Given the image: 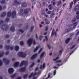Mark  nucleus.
Here are the masks:
<instances>
[{
  "label": "nucleus",
  "instance_id": "nucleus-37",
  "mask_svg": "<svg viewBox=\"0 0 79 79\" xmlns=\"http://www.w3.org/2000/svg\"><path fill=\"white\" fill-rule=\"evenodd\" d=\"M34 28V27H31V28L30 29V32L32 31Z\"/></svg>",
  "mask_w": 79,
  "mask_h": 79
},
{
  "label": "nucleus",
  "instance_id": "nucleus-29",
  "mask_svg": "<svg viewBox=\"0 0 79 79\" xmlns=\"http://www.w3.org/2000/svg\"><path fill=\"white\" fill-rule=\"evenodd\" d=\"M10 45L6 46H5V48L7 50H9V49H10Z\"/></svg>",
  "mask_w": 79,
  "mask_h": 79
},
{
  "label": "nucleus",
  "instance_id": "nucleus-55",
  "mask_svg": "<svg viewBox=\"0 0 79 79\" xmlns=\"http://www.w3.org/2000/svg\"><path fill=\"white\" fill-rule=\"evenodd\" d=\"M9 54V52H6V55H8Z\"/></svg>",
  "mask_w": 79,
  "mask_h": 79
},
{
  "label": "nucleus",
  "instance_id": "nucleus-64",
  "mask_svg": "<svg viewBox=\"0 0 79 79\" xmlns=\"http://www.w3.org/2000/svg\"><path fill=\"white\" fill-rule=\"evenodd\" d=\"M76 14H77V15H79V11H78L77 12Z\"/></svg>",
  "mask_w": 79,
  "mask_h": 79
},
{
  "label": "nucleus",
  "instance_id": "nucleus-54",
  "mask_svg": "<svg viewBox=\"0 0 79 79\" xmlns=\"http://www.w3.org/2000/svg\"><path fill=\"white\" fill-rule=\"evenodd\" d=\"M32 76H35L36 74V73H32Z\"/></svg>",
  "mask_w": 79,
  "mask_h": 79
},
{
  "label": "nucleus",
  "instance_id": "nucleus-28",
  "mask_svg": "<svg viewBox=\"0 0 79 79\" xmlns=\"http://www.w3.org/2000/svg\"><path fill=\"white\" fill-rule=\"evenodd\" d=\"M70 40V38H68L66 40H65V43L66 44H67L69 42Z\"/></svg>",
  "mask_w": 79,
  "mask_h": 79
},
{
  "label": "nucleus",
  "instance_id": "nucleus-39",
  "mask_svg": "<svg viewBox=\"0 0 79 79\" xmlns=\"http://www.w3.org/2000/svg\"><path fill=\"white\" fill-rule=\"evenodd\" d=\"M43 50V48H41L40 49V50H39V52H38V54H40V52L42 51Z\"/></svg>",
  "mask_w": 79,
  "mask_h": 79
},
{
  "label": "nucleus",
  "instance_id": "nucleus-46",
  "mask_svg": "<svg viewBox=\"0 0 79 79\" xmlns=\"http://www.w3.org/2000/svg\"><path fill=\"white\" fill-rule=\"evenodd\" d=\"M43 14H44V16H45L46 17H48V15H46L45 12H44V13H43Z\"/></svg>",
  "mask_w": 79,
  "mask_h": 79
},
{
  "label": "nucleus",
  "instance_id": "nucleus-15",
  "mask_svg": "<svg viewBox=\"0 0 79 79\" xmlns=\"http://www.w3.org/2000/svg\"><path fill=\"white\" fill-rule=\"evenodd\" d=\"M46 11L47 14L48 15L52 13L51 11H50L49 10L48 11V9L47 8H46Z\"/></svg>",
  "mask_w": 79,
  "mask_h": 79
},
{
  "label": "nucleus",
  "instance_id": "nucleus-21",
  "mask_svg": "<svg viewBox=\"0 0 79 79\" xmlns=\"http://www.w3.org/2000/svg\"><path fill=\"white\" fill-rule=\"evenodd\" d=\"M73 4V2H71L70 3V7H69L70 10H71L72 9Z\"/></svg>",
  "mask_w": 79,
  "mask_h": 79
},
{
  "label": "nucleus",
  "instance_id": "nucleus-57",
  "mask_svg": "<svg viewBox=\"0 0 79 79\" xmlns=\"http://www.w3.org/2000/svg\"><path fill=\"white\" fill-rule=\"evenodd\" d=\"M9 36H10L9 35H6L5 38H9Z\"/></svg>",
  "mask_w": 79,
  "mask_h": 79
},
{
  "label": "nucleus",
  "instance_id": "nucleus-27",
  "mask_svg": "<svg viewBox=\"0 0 79 79\" xmlns=\"http://www.w3.org/2000/svg\"><path fill=\"white\" fill-rule=\"evenodd\" d=\"M4 55V52H0V57H2Z\"/></svg>",
  "mask_w": 79,
  "mask_h": 79
},
{
  "label": "nucleus",
  "instance_id": "nucleus-47",
  "mask_svg": "<svg viewBox=\"0 0 79 79\" xmlns=\"http://www.w3.org/2000/svg\"><path fill=\"white\" fill-rule=\"evenodd\" d=\"M76 46V44H74V45L73 46V47L72 48H71L70 49H73Z\"/></svg>",
  "mask_w": 79,
  "mask_h": 79
},
{
  "label": "nucleus",
  "instance_id": "nucleus-12",
  "mask_svg": "<svg viewBox=\"0 0 79 79\" xmlns=\"http://www.w3.org/2000/svg\"><path fill=\"white\" fill-rule=\"evenodd\" d=\"M29 9L28 8H27L24 10V13L25 14H28L29 13Z\"/></svg>",
  "mask_w": 79,
  "mask_h": 79
},
{
  "label": "nucleus",
  "instance_id": "nucleus-16",
  "mask_svg": "<svg viewBox=\"0 0 79 79\" xmlns=\"http://www.w3.org/2000/svg\"><path fill=\"white\" fill-rule=\"evenodd\" d=\"M6 15V13L5 12H4L2 13V14L1 15V17L2 18L4 17Z\"/></svg>",
  "mask_w": 79,
  "mask_h": 79
},
{
  "label": "nucleus",
  "instance_id": "nucleus-25",
  "mask_svg": "<svg viewBox=\"0 0 79 79\" xmlns=\"http://www.w3.org/2000/svg\"><path fill=\"white\" fill-rule=\"evenodd\" d=\"M39 48L38 46H37L36 48H35V49L34 50V52H36V51H37Z\"/></svg>",
  "mask_w": 79,
  "mask_h": 79
},
{
  "label": "nucleus",
  "instance_id": "nucleus-59",
  "mask_svg": "<svg viewBox=\"0 0 79 79\" xmlns=\"http://www.w3.org/2000/svg\"><path fill=\"white\" fill-rule=\"evenodd\" d=\"M2 64V61L0 60V66H1Z\"/></svg>",
  "mask_w": 79,
  "mask_h": 79
},
{
  "label": "nucleus",
  "instance_id": "nucleus-41",
  "mask_svg": "<svg viewBox=\"0 0 79 79\" xmlns=\"http://www.w3.org/2000/svg\"><path fill=\"white\" fill-rule=\"evenodd\" d=\"M45 31H48V26H47L45 27Z\"/></svg>",
  "mask_w": 79,
  "mask_h": 79
},
{
  "label": "nucleus",
  "instance_id": "nucleus-32",
  "mask_svg": "<svg viewBox=\"0 0 79 79\" xmlns=\"http://www.w3.org/2000/svg\"><path fill=\"white\" fill-rule=\"evenodd\" d=\"M20 44L22 46H23L24 45V43L23 41H20Z\"/></svg>",
  "mask_w": 79,
  "mask_h": 79
},
{
  "label": "nucleus",
  "instance_id": "nucleus-11",
  "mask_svg": "<svg viewBox=\"0 0 79 79\" xmlns=\"http://www.w3.org/2000/svg\"><path fill=\"white\" fill-rule=\"evenodd\" d=\"M3 60L4 62H5L6 64H9V61L8 60H6V58H4Z\"/></svg>",
  "mask_w": 79,
  "mask_h": 79
},
{
  "label": "nucleus",
  "instance_id": "nucleus-61",
  "mask_svg": "<svg viewBox=\"0 0 79 79\" xmlns=\"http://www.w3.org/2000/svg\"><path fill=\"white\" fill-rule=\"evenodd\" d=\"M50 77V74L49 73L48 74V77H47L48 78H49Z\"/></svg>",
  "mask_w": 79,
  "mask_h": 79
},
{
  "label": "nucleus",
  "instance_id": "nucleus-24",
  "mask_svg": "<svg viewBox=\"0 0 79 79\" xmlns=\"http://www.w3.org/2000/svg\"><path fill=\"white\" fill-rule=\"evenodd\" d=\"M11 13L10 12H9L7 13V17L9 18V17L10 16H11Z\"/></svg>",
  "mask_w": 79,
  "mask_h": 79
},
{
  "label": "nucleus",
  "instance_id": "nucleus-19",
  "mask_svg": "<svg viewBox=\"0 0 79 79\" xmlns=\"http://www.w3.org/2000/svg\"><path fill=\"white\" fill-rule=\"evenodd\" d=\"M44 21H45V24L47 25L50 24V21H48V20L47 19H44Z\"/></svg>",
  "mask_w": 79,
  "mask_h": 79
},
{
  "label": "nucleus",
  "instance_id": "nucleus-48",
  "mask_svg": "<svg viewBox=\"0 0 79 79\" xmlns=\"http://www.w3.org/2000/svg\"><path fill=\"white\" fill-rule=\"evenodd\" d=\"M53 74H54V75H55L56 74V70H55L54 71Z\"/></svg>",
  "mask_w": 79,
  "mask_h": 79
},
{
  "label": "nucleus",
  "instance_id": "nucleus-52",
  "mask_svg": "<svg viewBox=\"0 0 79 79\" xmlns=\"http://www.w3.org/2000/svg\"><path fill=\"white\" fill-rule=\"evenodd\" d=\"M19 31L22 32V33H23L24 32V31H23L21 29H19Z\"/></svg>",
  "mask_w": 79,
  "mask_h": 79
},
{
  "label": "nucleus",
  "instance_id": "nucleus-45",
  "mask_svg": "<svg viewBox=\"0 0 79 79\" xmlns=\"http://www.w3.org/2000/svg\"><path fill=\"white\" fill-rule=\"evenodd\" d=\"M5 22V21H3V20H1L0 21V24L1 25L2 23H3Z\"/></svg>",
  "mask_w": 79,
  "mask_h": 79
},
{
  "label": "nucleus",
  "instance_id": "nucleus-50",
  "mask_svg": "<svg viewBox=\"0 0 79 79\" xmlns=\"http://www.w3.org/2000/svg\"><path fill=\"white\" fill-rule=\"evenodd\" d=\"M47 45L48 46V49H51V47L49 46V44H47Z\"/></svg>",
  "mask_w": 79,
  "mask_h": 79
},
{
  "label": "nucleus",
  "instance_id": "nucleus-62",
  "mask_svg": "<svg viewBox=\"0 0 79 79\" xmlns=\"http://www.w3.org/2000/svg\"><path fill=\"white\" fill-rule=\"evenodd\" d=\"M76 17L77 19H79V15H77Z\"/></svg>",
  "mask_w": 79,
  "mask_h": 79
},
{
  "label": "nucleus",
  "instance_id": "nucleus-1",
  "mask_svg": "<svg viewBox=\"0 0 79 79\" xmlns=\"http://www.w3.org/2000/svg\"><path fill=\"white\" fill-rule=\"evenodd\" d=\"M18 55L21 57H25L26 56V54L22 52H20L18 54Z\"/></svg>",
  "mask_w": 79,
  "mask_h": 79
},
{
  "label": "nucleus",
  "instance_id": "nucleus-22",
  "mask_svg": "<svg viewBox=\"0 0 79 79\" xmlns=\"http://www.w3.org/2000/svg\"><path fill=\"white\" fill-rule=\"evenodd\" d=\"M73 25H74V27H73V28H75L76 27L77 25V22H75V23H74L73 24Z\"/></svg>",
  "mask_w": 79,
  "mask_h": 79
},
{
  "label": "nucleus",
  "instance_id": "nucleus-26",
  "mask_svg": "<svg viewBox=\"0 0 79 79\" xmlns=\"http://www.w3.org/2000/svg\"><path fill=\"white\" fill-rule=\"evenodd\" d=\"M16 74H14L13 75H12L11 76V78H13L16 77Z\"/></svg>",
  "mask_w": 79,
  "mask_h": 79
},
{
  "label": "nucleus",
  "instance_id": "nucleus-7",
  "mask_svg": "<svg viewBox=\"0 0 79 79\" xmlns=\"http://www.w3.org/2000/svg\"><path fill=\"white\" fill-rule=\"evenodd\" d=\"M55 35L56 37L57 36V33L56 32H54V29H53L52 31V33H51V36H52L54 35Z\"/></svg>",
  "mask_w": 79,
  "mask_h": 79
},
{
  "label": "nucleus",
  "instance_id": "nucleus-2",
  "mask_svg": "<svg viewBox=\"0 0 79 79\" xmlns=\"http://www.w3.org/2000/svg\"><path fill=\"white\" fill-rule=\"evenodd\" d=\"M33 42L32 39H29L27 41V44L28 45L29 47H30Z\"/></svg>",
  "mask_w": 79,
  "mask_h": 79
},
{
  "label": "nucleus",
  "instance_id": "nucleus-36",
  "mask_svg": "<svg viewBox=\"0 0 79 79\" xmlns=\"http://www.w3.org/2000/svg\"><path fill=\"white\" fill-rule=\"evenodd\" d=\"M23 9H21L20 10V12H19L20 15H21L22 13L23 12Z\"/></svg>",
  "mask_w": 79,
  "mask_h": 79
},
{
  "label": "nucleus",
  "instance_id": "nucleus-58",
  "mask_svg": "<svg viewBox=\"0 0 79 79\" xmlns=\"http://www.w3.org/2000/svg\"><path fill=\"white\" fill-rule=\"evenodd\" d=\"M44 37L46 39V40L48 41V38L47 36H45V37Z\"/></svg>",
  "mask_w": 79,
  "mask_h": 79
},
{
  "label": "nucleus",
  "instance_id": "nucleus-3",
  "mask_svg": "<svg viewBox=\"0 0 79 79\" xmlns=\"http://www.w3.org/2000/svg\"><path fill=\"white\" fill-rule=\"evenodd\" d=\"M28 62L27 61H25L24 60H23L20 65V67H21L22 66H23L24 65H27L28 64Z\"/></svg>",
  "mask_w": 79,
  "mask_h": 79
},
{
  "label": "nucleus",
  "instance_id": "nucleus-20",
  "mask_svg": "<svg viewBox=\"0 0 79 79\" xmlns=\"http://www.w3.org/2000/svg\"><path fill=\"white\" fill-rule=\"evenodd\" d=\"M19 49V47L18 46H16L15 47V50L16 51H18Z\"/></svg>",
  "mask_w": 79,
  "mask_h": 79
},
{
  "label": "nucleus",
  "instance_id": "nucleus-5",
  "mask_svg": "<svg viewBox=\"0 0 79 79\" xmlns=\"http://www.w3.org/2000/svg\"><path fill=\"white\" fill-rule=\"evenodd\" d=\"M3 27L6 26V27L5 28V29L3 28V27H2L1 28V29H2L3 31H7L9 27L8 26H6V25H5V24H3L2 27H3Z\"/></svg>",
  "mask_w": 79,
  "mask_h": 79
},
{
  "label": "nucleus",
  "instance_id": "nucleus-33",
  "mask_svg": "<svg viewBox=\"0 0 79 79\" xmlns=\"http://www.w3.org/2000/svg\"><path fill=\"white\" fill-rule=\"evenodd\" d=\"M61 1H59L58 2L57 4V5L58 6L60 5L61 4Z\"/></svg>",
  "mask_w": 79,
  "mask_h": 79
},
{
  "label": "nucleus",
  "instance_id": "nucleus-23",
  "mask_svg": "<svg viewBox=\"0 0 79 79\" xmlns=\"http://www.w3.org/2000/svg\"><path fill=\"white\" fill-rule=\"evenodd\" d=\"M45 54V52H42L41 54L40 57L41 58H42V57H43L44 55Z\"/></svg>",
  "mask_w": 79,
  "mask_h": 79
},
{
  "label": "nucleus",
  "instance_id": "nucleus-13",
  "mask_svg": "<svg viewBox=\"0 0 79 79\" xmlns=\"http://www.w3.org/2000/svg\"><path fill=\"white\" fill-rule=\"evenodd\" d=\"M26 69L25 67H23L21 69H20L19 70L20 71H21V72H25Z\"/></svg>",
  "mask_w": 79,
  "mask_h": 79
},
{
  "label": "nucleus",
  "instance_id": "nucleus-4",
  "mask_svg": "<svg viewBox=\"0 0 79 79\" xmlns=\"http://www.w3.org/2000/svg\"><path fill=\"white\" fill-rule=\"evenodd\" d=\"M14 69L12 68H10L8 69V73H9L11 74L13 73Z\"/></svg>",
  "mask_w": 79,
  "mask_h": 79
},
{
  "label": "nucleus",
  "instance_id": "nucleus-53",
  "mask_svg": "<svg viewBox=\"0 0 79 79\" xmlns=\"http://www.w3.org/2000/svg\"><path fill=\"white\" fill-rule=\"evenodd\" d=\"M76 20V19H75L74 20H72V22L73 23L74 22H75Z\"/></svg>",
  "mask_w": 79,
  "mask_h": 79
},
{
  "label": "nucleus",
  "instance_id": "nucleus-60",
  "mask_svg": "<svg viewBox=\"0 0 79 79\" xmlns=\"http://www.w3.org/2000/svg\"><path fill=\"white\" fill-rule=\"evenodd\" d=\"M59 53L61 55V54L62 53V50H60L59 51Z\"/></svg>",
  "mask_w": 79,
  "mask_h": 79
},
{
  "label": "nucleus",
  "instance_id": "nucleus-6",
  "mask_svg": "<svg viewBox=\"0 0 79 79\" xmlns=\"http://www.w3.org/2000/svg\"><path fill=\"white\" fill-rule=\"evenodd\" d=\"M37 56V54H34L33 55L31 56V59L32 60H34L35 59V58Z\"/></svg>",
  "mask_w": 79,
  "mask_h": 79
},
{
  "label": "nucleus",
  "instance_id": "nucleus-10",
  "mask_svg": "<svg viewBox=\"0 0 79 79\" xmlns=\"http://www.w3.org/2000/svg\"><path fill=\"white\" fill-rule=\"evenodd\" d=\"M27 5V4L26 2H24L22 4V7H26Z\"/></svg>",
  "mask_w": 79,
  "mask_h": 79
},
{
  "label": "nucleus",
  "instance_id": "nucleus-40",
  "mask_svg": "<svg viewBox=\"0 0 79 79\" xmlns=\"http://www.w3.org/2000/svg\"><path fill=\"white\" fill-rule=\"evenodd\" d=\"M59 58V57L58 56L57 57H56V59H54L53 60L54 61H56Z\"/></svg>",
  "mask_w": 79,
  "mask_h": 79
},
{
  "label": "nucleus",
  "instance_id": "nucleus-42",
  "mask_svg": "<svg viewBox=\"0 0 79 79\" xmlns=\"http://www.w3.org/2000/svg\"><path fill=\"white\" fill-rule=\"evenodd\" d=\"M9 19L8 18H6L5 20V21L6 22H8L9 21Z\"/></svg>",
  "mask_w": 79,
  "mask_h": 79
},
{
  "label": "nucleus",
  "instance_id": "nucleus-8",
  "mask_svg": "<svg viewBox=\"0 0 79 79\" xmlns=\"http://www.w3.org/2000/svg\"><path fill=\"white\" fill-rule=\"evenodd\" d=\"M21 3V2H17L16 0H15L14 2V4H13V5L16 6L17 5H20Z\"/></svg>",
  "mask_w": 79,
  "mask_h": 79
},
{
  "label": "nucleus",
  "instance_id": "nucleus-35",
  "mask_svg": "<svg viewBox=\"0 0 79 79\" xmlns=\"http://www.w3.org/2000/svg\"><path fill=\"white\" fill-rule=\"evenodd\" d=\"M51 6H52V4L49 5V6H48V7H49V10H51L52 9V7H50Z\"/></svg>",
  "mask_w": 79,
  "mask_h": 79
},
{
  "label": "nucleus",
  "instance_id": "nucleus-14",
  "mask_svg": "<svg viewBox=\"0 0 79 79\" xmlns=\"http://www.w3.org/2000/svg\"><path fill=\"white\" fill-rule=\"evenodd\" d=\"M45 67V63H44L43 64V66H42V65H40V68L41 69H42V68L44 69Z\"/></svg>",
  "mask_w": 79,
  "mask_h": 79
},
{
  "label": "nucleus",
  "instance_id": "nucleus-49",
  "mask_svg": "<svg viewBox=\"0 0 79 79\" xmlns=\"http://www.w3.org/2000/svg\"><path fill=\"white\" fill-rule=\"evenodd\" d=\"M43 37V36H39V39L40 40H42V38Z\"/></svg>",
  "mask_w": 79,
  "mask_h": 79
},
{
  "label": "nucleus",
  "instance_id": "nucleus-43",
  "mask_svg": "<svg viewBox=\"0 0 79 79\" xmlns=\"http://www.w3.org/2000/svg\"><path fill=\"white\" fill-rule=\"evenodd\" d=\"M33 76V73H32L31 74H30L29 76V78H31V77Z\"/></svg>",
  "mask_w": 79,
  "mask_h": 79
},
{
  "label": "nucleus",
  "instance_id": "nucleus-9",
  "mask_svg": "<svg viewBox=\"0 0 79 79\" xmlns=\"http://www.w3.org/2000/svg\"><path fill=\"white\" fill-rule=\"evenodd\" d=\"M16 12L15 11L12 12V18H14L16 17Z\"/></svg>",
  "mask_w": 79,
  "mask_h": 79
},
{
  "label": "nucleus",
  "instance_id": "nucleus-38",
  "mask_svg": "<svg viewBox=\"0 0 79 79\" xmlns=\"http://www.w3.org/2000/svg\"><path fill=\"white\" fill-rule=\"evenodd\" d=\"M5 0H2V1H1V3L2 4L4 3H5Z\"/></svg>",
  "mask_w": 79,
  "mask_h": 79
},
{
  "label": "nucleus",
  "instance_id": "nucleus-56",
  "mask_svg": "<svg viewBox=\"0 0 79 79\" xmlns=\"http://www.w3.org/2000/svg\"><path fill=\"white\" fill-rule=\"evenodd\" d=\"M77 1V0H74V5H75V4L76 3Z\"/></svg>",
  "mask_w": 79,
  "mask_h": 79
},
{
  "label": "nucleus",
  "instance_id": "nucleus-51",
  "mask_svg": "<svg viewBox=\"0 0 79 79\" xmlns=\"http://www.w3.org/2000/svg\"><path fill=\"white\" fill-rule=\"evenodd\" d=\"M74 34L73 33H70V37H72L73 36Z\"/></svg>",
  "mask_w": 79,
  "mask_h": 79
},
{
  "label": "nucleus",
  "instance_id": "nucleus-34",
  "mask_svg": "<svg viewBox=\"0 0 79 79\" xmlns=\"http://www.w3.org/2000/svg\"><path fill=\"white\" fill-rule=\"evenodd\" d=\"M35 64L34 63H32V64H31V65L30 66V68H32L33 66Z\"/></svg>",
  "mask_w": 79,
  "mask_h": 79
},
{
  "label": "nucleus",
  "instance_id": "nucleus-30",
  "mask_svg": "<svg viewBox=\"0 0 79 79\" xmlns=\"http://www.w3.org/2000/svg\"><path fill=\"white\" fill-rule=\"evenodd\" d=\"M77 9L78 10H79V7H78L77 8L76 7L74 8V11H77Z\"/></svg>",
  "mask_w": 79,
  "mask_h": 79
},
{
  "label": "nucleus",
  "instance_id": "nucleus-44",
  "mask_svg": "<svg viewBox=\"0 0 79 79\" xmlns=\"http://www.w3.org/2000/svg\"><path fill=\"white\" fill-rule=\"evenodd\" d=\"M33 76V73H32L31 74H30L29 76V78H31V77Z\"/></svg>",
  "mask_w": 79,
  "mask_h": 79
},
{
  "label": "nucleus",
  "instance_id": "nucleus-63",
  "mask_svg": "<svg viewBox=\"0 0 79 79\" xmlns=\"http://www.w3.org/2000/svg\"><path fill=\"white\" fill-rule=\"evenodd\" d=\"M17 79H21V77H18Z\"/></svg>",
  "mask_w": 79,
  "mask_h": 79
},
{
  "label": "nucleus",
  "instance_id": "nucleus-31",
  "mask_svg": "<svg viewBox=\"0 0 79 79\" xmlns=\"http://www.w3.org/2000/svg\"><path fill=\"white\" fill-rule=\"evenodd\" d=\"M28 76V75L27 74H26L25 75H24L23 77L24 79H26L27 78V77Z\"/></svg>",
  "mask_w": 79,
  "mask_h": 79
},
{
  "label": "nucleus",
  "instance_id": "nucleus-17",
  "mask_svg": "<svg viewBox=\"0 0 79 79\" xmlns=\"http://www.w3.org/2000/svg\"><path fill=\"white\" fill-rule=\"evenodd\" d=\"M10 30L11 32H13L15 30V27H12L10 28Z\"/></svg>",
  "mask_w": 79,
  "mask_h": 79
},
{
  "label": "nucleus",
  "instance_id": "nucleus-18",
  "mask_svg": "<svg viewBox=\"0 0 79 79\" xmlns=\"http://www.w3.org/2000/svg\"><path fill=\"white\" fill-rule=\"evenodd\" d=\"M19 63L18 62H15L14 65L15 66V67H17V66H19Z\"/></svg>",
  "mask_w": 79,
  "mask_h": 79
}]
</instances>
